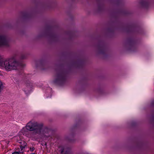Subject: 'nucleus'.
Segmentation results:
<instances>
[{"instance_id":"obj_1","label":"nucleus","mask_w":154,"mask_h":154,"mask_svg":"<svg viewBox=\"0 0 154 154\" xmlns=\"http://www.w3.org/2000/svg\"><path fill=\"white\" fill-rule=\"evenodd\" d=\"M26 128L32 132H29L27 136L31 138L37 134H48L50 130L46 127H44L42 123L39 122L33 119H32L26 124Z\"/></svg>"},{"instance_id":"obj_2","label":"nucleus","mask_w":154,"mask_h":154,"mask_svg":"<svg viewBox=\"0 0 154 154\" xmlns=\"http://www.w3.org/2000/svg\"><path fill=\"white\" fill-rule=\"evenodd\" d=\"M0 65L4 67L6 70L10 71L23 67L24 65L22 62H19L13 59H10L4 61H0Z\"/></svg>"},{"instance_id":"obj_3","label":"nucleus","mask_w":154,"mask_h":154,"mask_svg":"<svg viewBox=\"0 0 154 154\" xmlns=\"http://www.w3.org/2000/svg\"><path fill=\"white\" fill-rule=\"evenodd\" d=\"M66 73L64 71L60 70L57 72L55 76L54 82L58 84H61L66 79Z\"/></svg>"},{"instance_id":"obj_4","label":"nucleus","mask_w":154,"mask_h":154,"mask_svg":"<svg viewBox=\"0 0 154 154\" xmlns=\"http://www.w3.org/2000/svg\"><path fill=\"white\" fill-rule=\"evenodd\" d=\"M9 38L6 35L0 34V47L3 46H8Z\"/></svg>"},{"instance_id":"obj_5","label":"nucleus","mask_w":154,"mask_h":154,"mask_svg":"<svg viewBox=\"0 0 154 154\" xmlns=\"http://www.w3.org/2000/svg\"><path fill=\"white\" fill-rule=\"evenodd\" d=\"M25 86L24 88V91L26 94H27L31 91L33 85L31 82L28 81L25 83Z\"/></svg>"},{"instance_id":"obj_6","label":"nucleus","mask_w":154,"mask_h":154,"mask_svg":"<svg viewBox=\"0 0 154 154\" xmlns=\"http://www.w3.org/2000/svg\"><path fill=\"white\" fill-rule=\"evenodd\" d=\"M58 150L61 154H71L70 150L63 146H59Z\"/></svg>"},{"instance_id":"obj_7","label":"nucleus","mask_w":154,"mask_h":154,"mask_svg":"<svg viewBox=\"0 0 154 154\" xmlns=\"http://www.w3.org/2000/svg\"><path fill=\"white\" fill-rule=\"evenodd\" d=\"M141 4L144 6H146L148 5V2L147 0H144L141 2Z\"/></svg>"},{"instance_id":"obj_8","label":"nucleus","mask_w":154,"mask_h":154,"mask_svg":"<svg viewBox=\"0 0 154 154\" xmlns=\"http://www.w3.org/2000/svg\"><path fill=\"white\" fill-rule=\"evenodd\" d=\"M2 87V82L0 80V92L1 91Z\"/></svg>"},{"instance_id":"obj_9","label":"nucleus","mask_w":154,"mask_h":154,"mask_svg":"<svg viewBox=\"0 0 154 154\" xmlns=\"http://www.w3.org/2000/svg\"><path fill=\"white\" fill-rule=\"evenodd\" d=\"M30 149L31 151H33L34 150L35 148L33 147H31Z\"/></svg>"},{"instance_id":"obj_10","label":"nucleus","mask_w":154,"mask_h":154,"mask_svg":"<svg viewBox=\"0 0 154 154\" xmlns=\"http://www.w3.org/2000/svg\"><path fill=\"white\" fill-rule=\"evenodd\" d=\"M12 154H19V152H13Z\"/></svg>"},{"instance_id":"obj_11","label":"nucleus","mask_w":154,"mask_h":154,"mask_svg":"<svg viewBox=\"0 0 154 154\" xmlns=\"http://www.w3.org/2000/svg\"><path fill=\"white\" fill-rule=\"evenodd\" d=\"M25 55H22L21 56V58L22 59H23L25 58Z\"/></svg>"},{"instance_id":"obj_12","label":"nucleus","mask_w":154,"mask_h":154,"mask_svg":"<svg viewBox=\"0 0 154 154\" xmlns=\"http://www.w3.org/2000/svg\"><path fill=\"white\" fill-rule=\"evenodd\" d=\"M32 154H35V153H33Z\"/></svg>"}]
</instances>
